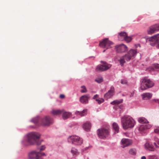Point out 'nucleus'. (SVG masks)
Here are the masks:
<instances>
[{
    "instance_id": "nucleus-1",
    "label": "nucleus",
    "mask_w": 159,
    "mask_h": 159,
    "mask_svg": "<svg viewBox=\"0 0 159 159\" xmlns=\"http://www.w3.org/2000/svg\"><path fill=\"white\" fill-rule=\"evenodd\" d=\"M40 137V134L37 132H31L27 135V141L31 145L36 144L40 145L41 141L39 140Z\"/></svg>"
},
{
    "instance_id": "nucleus-2",
    "label": "nucleus",
    "mask_w": 159,
    "mask_h": 159,
    "mask_svg": "<svg viewBox=\"0 0 159 159\" xmlns=\"http://www.w3.org/2000/svg\"><path fill=\"white\" fill-rule=\"evenodd\" d=\"M140 89L142 90H144L152 87L154 84V82L147 77L141 79L140 81Z\"/></svg>"
},
{
    "instance_id": "nucleus-3",
    "label": "nucleus",
    "mask_w": 159,
    "mask_h": 159,
    "mask_svg": "<svg viewBox=\"0 0 159 159\" xmlns=\"http://www.w3.org/2000/svg\"><path fill=\"white\" fill-rule=\"evenodd\" d=\"M147 40L150 42V44L152 46H153L157 44L156 47L159 49V34H156L153 36L148 37Z\"/></svg>"
},
{
    "instance_id": "nucleus-4",
    "label": "nucleus",
    "mask_w": 159,
    "mask_h": 159,
    "mask_svg": "<svg viewBox=\"0 0 159 159\" xmlns=\"http://www.w3.org/2000/svg\"><path fill=\"white\" fill-rule=\"evenodd\" d=\"M68 141L69 142L77 145H80L83 141L82 139L76 135L70 136L68 138Z\"/></svg>"
},
{
    "instance_id": "nucleus-5",
    "label": "nucleus",
    "mask_w": 159,
    "mask_h": 159,
    "mask_svg": "<svg viewBox=\"0 0 159 159\" xmlns=\"http://www.w3.org/2000/svg\"><path fill=\"white\" fill-rule=\"evenodd\" d=\"M113 43L109 40L108 39L105 38L102 41H100L99 46L101 48H106V49L111 47L113 45Z\"/></svg>"
},
{
    "instance_id": "nucleus-6",
    "label": "nucleus",
    "mask_w": 159,
    "mask_h": 159,
    "mask_svg": "<svg viewBox=\"0 0 159 159\" xmlns=\"http://www.w3.org/2000/svg\"><path fill=\"white\" fill-rule=\"evenodd\" d=\"M98 134L101 139H104L107 137L109 134L108 130L105 129L101 128L98 130Z\"/></svg>"
},
{
    "instance_id": "nucleus-7",
    "label": "nucleus",
    "mask_w": 159,
    "mask_h": 159,
    "mask_svg": "<svg viewBox=\"0 0 159 159\" xmlns=\"http://www.w3.org/2000/svg\"><path fill=\"white\" fill-rule=\"evenodd\" d=\"M53 120L49 116H45L41 119V124L43 126H48L53 123Z\"/></svg>"
},
{
    "instance_id": "nucleus-8",
    "label": "nucleus",
    "mask_w": 159,
    "mask_h": 159,
    "mask_svg": "<svg viewBox=\"0 0 159 159\" xmlns=\"http://www.w3.org/2000/svg\"><path fill=\"white\" fill-rule=\"evenodd\" d=\"M111 66V65L107 64L106 62H104L102 65H98L97 66L96 70L98 72L106 70L110 68Z\"/></svg>"
},
{
    "instance_id": "nucleus-9",
    "label": "nucleus",
    "mask_w": 159,
    "mask_h": 159,
    "mask_svg": "<svg viewBox=\"0 0 159 159\" xmlns=\"http://www.w3.org/2000/svg\"><path fill=\"white\" fill-rule=\"evenodd\" d=\"M152 126L150 124L141 125L139 128V130L142 134L144 135L146 134L147 129L150 128Z\"/></svg>"
},
{
    "instance_id": "nucleus-10",
    "label": "nucleus",
    "mask_w": 159,
    "mask_h": 159,
    "mask_svg": "<svg viewBox=\"0 0 159 159\" xmlns=\"http://www.w3.org/2000/svg\"><path fill=\"white\" fill-rule=\"evenodd\" d=\"M121 122L123 128L125 129H128L129 127V117L125 116L121 119Z\"/></svg>"
},
{
    "instance_id": "nucleus-11",
    "label": "nucleus",
    "mask_w": 159,
    "mask_h": 159,
    "mask_svg": "<svg viewBox=\"0 0 159 159\" xmlns=\"http://www.w3.org/2000/svg\"><path fill=\"white\" fill-rule=\"evenodd\" d=\"M144 147L147 151L154 152L156 150L153 145L152 143L148 142L145 143L144 145Z\"/></svg>"
},
{
    "instance_id": "nucleus-12",
    "label": "nucleus",
    "mask_w": 159,
    "mask_h": 159,
    "mask_svg": "<svg viewBox=\"0 0 159 159\" xmlns=\"http://www.w3.org/2000/svg\"><path fill=\"white\" fill-rule=\"evenodd\" d=\"M115 49L116 51L118 52H122L126 51L127 48L125 45L122 44L116 46H115Z\"/></svg>"
},
{
    "instance_id": "nucleus-13",
    "label": "nucleus",
    "mask_w": 159,
    "mask_h": 159,
    "mask_svg": "<svg viewBox=\"0 0 159 159\" xmlns=\"http://www.w3.org/2000/svg\"><path fill=\"white\" fill-rule=\"evenodd\" d=\"M118 38L120 40L123 39L127 42H129V38L125 32H121L119 33Z\"/></svg>"
},
{
    "instance_id": "nucleus-14",
    "label": "nucleus",
    "mask_w": 159,
    "mask_h": 159,
    "mask_svg": "<svg viewBox=\"0 0 159 159\" xmlns=\"http://www.w3.org/2000/svg\"><path fill=\"white\" fill-rule=\"evenodd\" d=\"M114 88L113 86L111 87L110 90L107 93H106L104 95V97L106 99H108L112 97L114 93Z\"/></svg>"
},
{
    "instance_id": "nucleus-15",
    "label": "nucleus",
    "mask_w": 159,
    "mask_h": 159,
    "mask_svg": "<svg viewBox=\"0 0 159 159\" xmlns=\"http://www.w3.org/2000/svg\"><path fill=\"white\" fill-rule=\"evenodd\" d=\"M90 98L89 95H84L81 96L80 98V102L83 104H87L88 103L89 99Z\"/></svg>"
},
{
    "instance_id": "nucleus-16",
    "label": "nucleus",
    "mask_w": 159,
    "mask_h": 159,
    "mask_svg": "<svg viewBox=\"0 0 159 159\" xmlns=\"http://www.w3.org/2000/svg\"><path fill=\"white\" fill-rule=\"evenodd\" d=\"M30 159H33L35 158H39V154L38 152L35 151H33L30 152L28 155Z\"/></svg>"
},
{
    "instance_id": "nucleus-17",
    "label": "nucleus",
    "mask_w": 159,
    "mask_h": 159,
    "mask_svg": "<svg viewBox=\"0 0 159 159\" xmlns=\"http://www.w3.org/2000/svg\"><path fill=\"white\" fill-rule=\"evenodd\" d=\"M121 147L123 148L129 145V139H123L121 140Z\"/></svg>"
},
{
    "instance_id": "nucleus-18",
    "label": "nucleus",
    "mask_w": 159,
    "mask_h": 159,
    "mask_svg": "<svg viewBox=\"0 0 159 159\" xmlns=\"http://www.w3.org/2000/svg\"><path fill=\"white\" fill-rule=\"evenodd\" d=\"M125 60L127 61L129 60V54L128 53L124 56L122 58L120 59V62L121 66H122L125 62Z\"/></svg>"
},
{
    "instance_id": "nucleus-19",
    "label": "nucleus",
    "mask_w": 159,
    "mask_h": 159,
    "mask_svg": "<svg viewBox=\"0 0 159 159\" xmlns=\"http://www.w3.org/2000/svg\"><path fill=\"white\" fill-rule=\"evenodd\" d=\"M142 98L144 100H148L151 98L152 96V93H143L141 95Z\"/></svg>"
},
{
    "instance_id": "nucleus-20",
    "label": "nucleus",
    "mask_w": 159,
    "mask_h": 159,
    "mask_svg": "<svg viewBox=\"0 0 159 159\" xmlns=\"http://www.w3.org/2000/svg\"><path fill=\"white\" fill-rule=\"evenodd\" d=\"M91 127V123L89 122H87L83 125V128L86 131H88L90 130Z\"/></svg>"
},
{
    "instance_id": "nucleus-21",
    "label": "nucleus",
    "mask_w": 159,
    "mask_h": 159,
    "mask_svg": "<svg viewBox=\"0 0 159 159\" xmlns=\"http://www.w3.org/2000/svg\"><path fill=\"white\" fill-rule=\"evenodd\" d=\"M64 110H53L52 111V113L53 115H57L61 114L64 111Z\"/></svg>"
},
{
    "instance_id": "nucleus-22",
    "label": "nucleus",
    "mask_w": 159,
    "mask_h": 159,
    "mask_svg": "<svg viewBox=\"0 0 159 159\" xmlns=\"http://www.w3.org/2000/svg\"><path fill=\"white\" fill-rule=\"evenodd\" d=\"M62 113V118L64 120H66L71 115L70 113L64 111Z\"/></svg>"
},
{
    "instance_id": "nucleus-23",
    "label": "nucleus",
    "mask_w": 159,
    "mask_h": 159,
    "mask_svg": "<svg viewBox=\"0 0 159 159\" xmlns=\"http://www.w3.org/2000/svg\"><path fill=\"white\" fill-rule=\"evenodd\" d=\"M87 110L85 109L81 111H76L75 113L77 115H80V116H85L87 114Z\"/></svg>"
},
{
    "instance_id": "nucleus-24",
    "label": "nucleus",
    "mask_w": 159,
    "mask_h": 159,
    "mask_svg": "<svg viewBox=\"0 0 159 159\" xmlns=\"http://www.w3.org/2000/svg\"><path fill=\"white\" fill-rule=\"evenodd\" d=\"M138 121L140 123H148V120L144 117H141L139 118Z\"/></svg>"
},
{
    "instance_id": "nucleus-25",
    "label": "nucleus",
    "mask_w": 159,
    "mask_h": 159,
    "mask_svg": "<svg viewBox=\"0 0 159 159\" xmlns=\"http://www.w3.org/2000/svg\"><path fill=\"white\" fill-rule=\"evenodd\" d=\"M112 126L113 129L115 131V133H118L119 130V126L116 123H114L112 124Z\"/></svg>"
},
{
    "instance_id": "nucleus-26",
    "label": "nucleus",
    "mask_w": 159,
    "mask_h": 159,
    "mask_svg": "<svg viewBox=\"0 0 159 159\" xmlns=\"http://www.w3.org/2000/svg\"><path fill=\"white\" fill-rule=\"evenodd\" d=\"M137 51L136 50L131 49L130 50V60L131 57H134L136 55Z\"/></svg>"
},
{
    "instance_id": "nucleus-27",
    "label": "nucleus",
    "mask_w": 159,
    "mask_h": 159,
    "mask_svg": "<svg viewBox=\"0 0 159 159\" xmlns=\"http://www.w3.org/2000/svg\"><path fill=\"white\" fill-rule=\"evenodd\" d=\"M71 152L73 156H77L79 154L78 150L74 148H71Z\"/></svg>"
},
{
    "instance_id": "nucleus-28",
    "label": "nucleus",
    "mask_w": 159,
    "mask_h": 159,
    "mask_svg": "<svg viewBox=\"0 0 159 159\" xmlns=\"http://www.w3.org/2000/svg\"><path fill=\"white\" fill-rule=\"evenodd\" d=\"M130 128L134 127L135 124V121L131 117H130Z\"/></svg>"
},
{
    "instance_id": "nucleus-29",
    "label": "nucleus",
    "mask_w": 159,
    "mask_h": 159,
    "mask_svg": "<svg viewBox=\"0 0 159 159\" xmlns=\"http://www.w3.org/2000/svg\"><path fill=\"white\" fill-rule=\"evenodd\" d=\"M122 102V100H116L113 101L111 103V104L113 105H117L120 103Z\"/></svg>"
},
{
    "instance_id": "nucleus-30",
    "label": "nucleus",
    "mask_w": 159,
    "mask_h": 159,
    "mask_svg": "<svg viewBox=\"0 0 159 159\" xmlns=\"http://www.w3.org/2000/svg\"><path fill=\"white\" fill-rule=\"evenodd\" d=\"M147 31L148 33V34H151L156 32L152 26L149 27V29Z\"/></svg>"
},
{
    "instance_id": "nucleus-31",
    "label": "nucleus",
    "mask_w": 159,
    "mask_h": 159,
    "mask_svg": "<svg viewBox=\"0 0 159 159\" xmlns=\"http://www.w3.org/2000/svg\"><path fill=\"white\" fill-rule=\"evenodd\" d=\"M41 119L39 117H37L33 119L32 121L35 124H37L39 121H41Z\"/></svg>"
},
{
    "instance_id": "nucleus-32",
    "label": "nucleus",
    "mask_w": 159,
    "mask_h": 159,
    "mask_svg": "<svg viewBox=\"0 0 159 159\" xmlns=\"http://www.w3.org/2000/svg\"><path fill=\"white\" fill-rule=\"evenodd\" d=\"M152 26L156 32L159 31V24H155Z\"/></svg>"
},
{
    "instance_id": "nucleus-33",
    "label": "nucleus",
    "mask_w": 159,
    "mask_h": 159,
    "mask_svg": "<svg viewBox=\"0 0 159 159\" xmlns=\"http://www.w3.org/2000/svg\"><path fill=\"white\" fill-rule=\"evenodd\" d=\"M95 81L97 83H100L103 82V78L102 77H98L95 79Z\"/></svg>"
},
{
    "instance_id": "nucleus-34",
    "label": "nucleus",
    "mask_w": 159,
    "mask_h": 159,
    "mask_svg": "<svg viewBox=\"0 0 159 159\" xmlns=\"http://www.w3.org/2000/svg\"><path fill=\"white\" fill-rule=\"evenodd\" d=\"M147 159H157V157L155 155H150L147 157Z\"/></svg>"
},
{
    "instance_id": "nucleus-35",
    "label": "nucleus",
    "mask_w": 159,
    "mask_h": 159,
    "mask_svg": "<svg viewBox=\"0 0 159 159\" xmlns=\"http://www.w3.org/2000/svg\"><path fill=\"white\" fill-rule=\"evenodd\" d=\"M136 154V150L135 148H132L130 150V154L135 155Z\"/></svg>"
},
{
    "instance_id": "nucleus-36",
    "label": "nucleus",
    "mask_w": 159,
    "mask_h": 159,
    "mask_svg": "<svg viewBox=\"0 0 159 159\" xmlns=\"http://www.w3.org/2000/svg\"><path fill=\"white\" fill-rule=\"evenodd\" d=\"M81 88L82 89L81 90L80 92L82 93H86L87 92V90L86 89V87L84 86H82L81 87Z\"/></svg>"
},
{
    "instance_id": "nucleus-37",
    "label": "nucleus",
    "mask_w": 159,
    "mask_h": 159,
    "mask_svg": "<svg viewBox=\"0 0 159 159\" xmlns=\"http://www.w3.org/2000/svg\"><path fill=\"white\" fill-rule=\"evenodd\" d=\"M96 101H97L99 104H100L104 101V100L102 98H99L96 99Z\"/></svg>"
},
{
    "instance_id": "nucleus-38",
    "label": "nucleus",
    "mask_w": 159,
    "mask_h": 159,
    "mask_svg": "<svg viewBox=\"0 0 159 159\" xmlns=\"http://www.w3.org/2000/svg\"><path fill=\"white\" fill-rule=\"evenodd\" d=\"M154 69L156 71H159V64L155 65L154 66Z\"/></svg>"
},
{
    "instance_id": "nucleus-39",
    "label": "nucleus",
    "mask_w": 159,
    "mask_h": 159,
    "mask_svg": "<svg viewBox=\"0 0 159 159\" xmlns=\"http://www.w3.org/2000/svg\"><path fill=\"white\" fill-rule=\"evenodd\" d=\"M38 152V154H39V158L41 157L42 156H46L45 154L44 153H41V152Z\"/></svg>"
},
{
    "instance_id": "nucleus-40",
    "label": "nucleus",
    "mask_w": 159,
    "mask_h": 159,
    "mask_svg": "<svg viewBox=\"0 0 159 159\" xmlns=\"http://www.w3.org/2000/svg\"><path fill=\"white\" fill-rule=\"evenodd\" d=\"M121 83L122 84H126L127 83V81L125 80H122L121 81Z\"/></svg>"
},
{
    "instance_id": "nucleus-41",
    "label": "nucleus",
    "mask_w": 159,
    "mask_h": 159,
    "mask_svg": "<svg viewBox=\"0 0 159 159\" xmlns=\"http://www.w3.org/2000/svg\"><path fill=\"white\" fill-rule=\"evenodd\" d=\"M45 148V147L44 145H42L41 146V148H39V150L40 151H43L44 150Z\"/></svg>"
},
{
    "instance_id": "nucleus-42",
    "label": "nucleus",
    "mask_w": 159,
    "mask_h": 159,
    "mask_svg": "<svg viewBox=\"0 0 159 159\" xmlns=\"http://www.w3.org/2000/svg\"><path fill=\"white\" fill-rule=\"evenodd\" d=\"M98 95L97 94H96L94 95L93 97V99H95L96 100V99H98Z\"/></svg>"
},
{
    "instance_id": "nucleus-43",
    "label": "nucleus",
    "mask_w": 159,
    "mask_h": 159,
    "mask_svg": "<svg viewBox=\"0 0 159 159\" xmlns=\"http://www.w3.org/2000/svg\"><path fill=\"white\" fill-rule=\"evenodd\" d=\"M154 132L157 134H159V128H157L154 130Z\"/></svg>"
},
{
    "instance_id": "nucleus-44",
    "label": "nucleus",
    "mask_w": 159,
    "mask_h": 159,
    "mask_svg": "<svg viewBox=\"0 0 159 159\" xmlns=\"http://www.w3.org/2000/svg\"><path fill=\"white\" fill-rule=\"evenodd\" d=\"M153 101L157 103H159V99H154Z\"/></svg>"
},
{
    "instance_id": "nucleus-45",
    "label": "nucleus",
    "mask_w": 159,
    "mask_h": 159,
    "mask_svg": "<svg viewBox=\"0 0 159 159\" xmlns=\"http://www.w3.org/2000/svg\"><path fill=\"white\" fill-rule=\"evenodd\" d=\"M134 46L135 48H137L138 46H139V47H140V45L139 44H135Z\"/></svg>"
},
{
    "instance_id": "nucleus-46",
    "label": "nucleus",
    "mask_w": 159,
    "mask_h": 159,
    "mask_svg": "<svg viewBox=\"0 0 159 159\" xmlns=\"http://www.w3.org/2000/svg\"><path fill=\"white\" fill-rule=\"evenodd\" d=\"M60 97L61 98H63L65 97V96L63 94H61L60 95Z\"/></svg>"
},
{
    "instance_id": "nucleus-47",
    "label": "nucleus",
    "mask_w": 159,
    "mask_h": 159,
    "mask_svg": "<svg viewBox=\"0 0 159 159\" xmlns=\"http://www.w3.org/2000/svg\"><path fill=\"white\" fill-rule=\"evenodd\" d=\"M153 144L155 146L156 148H159V146L157 145V144L156 143H155V142Z\"/></svg>"
},
{
    "instance_id": "nucleus-48",
    "label": "nucleus",
    "mask_w": 159,
    "mask_h": 159,
    "mask_svg": "<svg viewBox=\"0 0 159 159\" xmlns=\"http://www.w3.org/2000/svg\"><path fill=\"white\" fill-rule=\"evenodd\" d=\"M155 140L157 142V144L159 145V140H158V139H155Z\"/></svg>"
},
{
    "instance_id": "nucleus-49",
    "label": "nucleus",
    "mask_w": 159,
    "mask_h": 159,
    "mask_svg": "<svg viewBox=\"0 0 159 159\" xmlns=\"http://www.w3.org/2000/svg\"><path fill=\"white\" fill-rule=\"evenodd\" d=\"M119 107L120 109H122L123 108V106L122 105H120L119 106Z\"/></svg>"
},
{
    "instance_id": "nucleus-50",
    "label": "nucleus",
    "mask_w": 159,
    "mask_h": 159,
    "mask_svg": "<svg viewBox=\"0 0 159 159\" xmlns=\"http://www.w3.org/2000/svg\"><path fill=\"white\" fill-rule=\"evenodd\" d=\"M134 36V35H131V36H130V38H130V39H130V41L132 40V36Z\"/></svg>"
},
{
    "instance_id": "nucleus-51",
    "label": "nucleus",
    "mask_w": 159,
    "mask_h": 159,
    "mask_svg": "<svg viewBox=\"0 0 159 159\" xmlns=\"http://www.w3.org/2000/svg\"><path fill=\"white\" fill-rule=\"evenodd\" d=\"M141 159H146V158L145 156H143L141 157Z\"/></svg>"
},
{
    "instance_id": "nucleus-52",
    "label": "nucleus",
    "mask_w": 159,
    "mask_h": 159,
    "mask_svg": "<svg viewBox=\"0 0 159 159\" xmlns=\"http://www.w3.org/2000/svg\"><path fill=\"white\" fill-rule=\"evenodd\" d=\"M134 92L133 93H131V95H130V97H131V96H133L134 95Z\"/></svg>"
},
{
    "instance_id": "nucleus-53",
    "label": "nucleus",
    "mask_w": 159,
    "mask_h": 159,
    "mask_svg": "<svg viewBox=\"0 0 159 159\" xmlns=\"http://www.w3.org/2000/svg\"><path fill=\"white\" fill-rule=\"evenodd\" d=\"M129 143H130V145L132 143V141L131 140H130V139Z\"/></svg>"
},
{
    "instance_id": "nucleus-54",
    "label": "nucleus",
    "mask_w": 159,
    "mask_h": 159,
    "mask_svg": "<svg viewBox=\"0 0 159 159\" xmlns=\"http://www.w3.org/2000/svg\"><path fill=\"white\" fill-rule=\"evenodd\" d=\"M106 50V49H105V50H104L103 51V52H104Z\"/></svg>"
},
{
    "instance_id": "nucleus-55",
    "label": "nucleus",
    "mask_w": 159,
    "mask_h": 159,
    "mask_svg": "<svg viewBox=\"0 0 159 159\" xmlns=\"http://www.w3.org/2000/svg\"><path fill=\"white\" fill-rule=\"evenodd\" d=\"M125 134L126 135L127 134V133H125Z\"/></svg>"
},
{
    "instance_id": "nucleus-56",
    "label": "nucleus",
    "mask_w": 159,
    "mask_h": 159,
    "mask_svg": "<svg viewBox=\"0 0 159 159\" xmlns=\"http://www.w3.org/2000/svg\"><path fill=\"white\" fill-rule=\"evenodd\" d=\"M158 56L159 57V53H158Z\"/></svg>"
}]
</instances>
